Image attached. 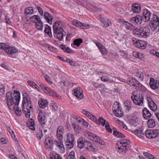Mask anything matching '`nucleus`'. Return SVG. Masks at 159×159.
Returning a JSON list of instances; mask_svg holds the SVG:
<instances>
[{"label":"nucleus","instance_id":"1","mask_svg":"<svg viewBox=\"0 0 159 159\" xmlns=\"http://www.w3.org/2000/svg\"><path fill=\"white\" fill-rule=\"evenodd\" d=\"M7 103L9 108L11 109H14L19 104L20 95L19 92L16 91L14 93L11 92L6 93Z\"/></svg>","mask_w":159,"mask_h":159},{"label":"nucleus","instance_id":"2","mask_svg":"<svg viewBox=\"0 0 159 159\" xmlns=\"http://www.w3.org/2000/svg\"><path fill=\"white\" fill-rule=\"evenodd\" d=\"M22 104V111L25 115V117L29 118L30 115V110L31 109L32 106L30 96L27 94L23 95Z\"/></svg>","mask_w":159,"mask_h":159},{"label":"nucleus","instance_id":"3","mask_svg":"<svg viewBox=\"0 0 159 159\" xmlns=\"http://www.w3.org/2000/svg\"><path fill=\"white\" fill-rule=\"evenodd\" d=\"M133 33L138 37L146 38L150 34L151 30L149 27L143 26L134 30Z\"/></svg>","mask_w":159,"mask_h":159},{"label":"nucleus","instance_id":"4","mask_svg":"<svg viewBox=\"0 0 159 159\" xmlns=\"http://www.w3.org/2000/svg\"><path fill=\"white\" fill-rule=\"evenodd\" d=\"M112 110L114 114L117 117L122 116L124 112L122 109L121 104L118 102H115L113 105Z\"/></svg>","mask_w":159,"mask_h":159},{"label":"nucleus","instance_id":"5","mask_svg":"<svg viewBox=\"0 0 159 159\" xmlns=\"http://www.w3.org/2000/svg\"><path fill=\"white\" fill-rule=\"evenodd\" d=\"M131 98L134 103L136 105L142 106L143 104V97L142 95L140 94H135V93L133 92L131 96Z\"/></svg>","mask_w":159,"mask_h":159},{"label":"nucleus","instance_id":"6","mask_svg":"<svg viewBox=\"0 0 159 159\" xmlns=\"http://www.w3.org/2000/svg\"><path fill=\"white\" fill-rule=\"evenodd\" d=\"M130 144V142L126 140H123L118 143L117 148L118 152L120 153L124 152L125 153L127 151V148H129L128 145Z\"/></svg>","mask_w":159,"mask_h":159},{"label":"nucleus","instance_id":"7","mask_svg":"<svg viewBox=\"0 0 159 159\" xmlns=\"http://www.w3.org/2000/svg\"><path fill=\"white\" fill-rule=\"evenodd\" d=\"M85 135L88 138L93 141L98 143L102 145H104V142L99 136L93 134V133L88 132L85 134Z\"/></svg>","mask_w":159,"mask_h":159},{"label":"nucleus","instance_id":"8","mask_svg":"<svg viewBox=\"0 0 159 159\" xmlns=\"http://www.w3.org/2000/svg\"><path fill=\"white\" fill-rule=\"evenodd\" d=\"M40 87L42 90L48 95L58 97L59 98H61V97L57 94L53 90L51 89L46 86L41 84L40 85Z\"/></svg>","mask_w":159,"mask_h":159},{"label":"nucleus","instance_id":"9","mask_svg":"<svg viewBox=\"0 0 159 159\" xmlns=\"http://www.w3.org/2000/svg\"><path fill=\"white\" fill-rule=\"evenodd\" d=\"M151 24L153 28L159 30V17L156 15H153L151 19Z\"/></svg>","mask_w":159,"mask_h":159},{"label":"nucleus","instance_id":"10","mask_svg":"<svg viewBox=\"0 0 159 159\" xmlns=\"http://www.w3.org/2000/svg\"><path fill=\"white\" fill-rule=\"evenodd\" d=\"M143 16L142 17L143 20L144 22H148L150 19L151 12L147 9H144L142 11Z\"/></svg>","mask_w":159,"mask_h":159},{"label":"nucleus","instance_id":"11","mask_svg":"<svg viewBox=\"0 0 159 159\" xmlns=\"http://www.w3.org/2000/svg\"><path fill=\"white\" fill-rule=\"evenodd\" d=\"M64 133V128L63 126H59L57 130V137L58 140H63V135Z\"/></svg>","mask_w":159,"mask_h":159},{"label":"nucleus","instance_id":"12","mask_svg":"<svg viewBox=\"0 0 159 159\" xmlns=\"http://www.w3.org/2000/svg\"><path fill=\"white\" fill-rule=\"evenodd\" d=\"M46 114L44 112L40 111L39 113L38 120L41 125H45L47 122Z\"/></svg>","mask_w":159,"mask_h":159},{"label":"nucleus","instance_id":"13","mask_svg":"<svg viewBox=\"0 0 159 159\" xmlns=\"http://www.w3.org/2000/svg\"><path fill=\"white\" fill-rule=\"evenodd\" d=\"M74 94L79 99H81L84 97L83 91L80 87H78L74 89Z\"/></svg>","mask_w":159,"mask_h":159},{"label":"nucleus","instance_id":"14","mask_svg":"<svg viewBox=\"0 0 159 159\" xmlns=\"http://www.w3.org/2000/svg\"><path fill=\"white\" fill-rule=\"evenodd\" d=\"M85 144L86 145L85 147L88 150L92 152H96L97 151V148L95 145L94 144H93L89 141H86Z\"/></svg>","mask_w":159,"mask_h":159},{"label":"nucleus","instance_id":"15","mask_svg":"<svg viewBox=\"0 0 159 159\" xmlns=\"http://www.w3.org/2000/svg\"><path fill=\"white\" fill-rule=\"evenodd\" d=\"M142 20V16L139 15L131 18L130 20L131 23H135L138 25H139L141 24Z\"/></svg>","mask_w":159,"mask_h":159},{"label":"nucleus","instance_id":"16","mask_svg":"<svg viewBox=\"0 0 159 159\" xmlns=\"http://www.w3.org/2000/svg\"><path fill=\"white\" fill-rule=\"evenodd\" d=\"M63 25L61 22L57 21L54 24L53 28L54 32L56 34L57 30H59L60 31H64L62 28Z\"/></svg>","mask_w":159,"mask_h":159},{"label":"nucleus","instance_id":"17","mask_svg":"<svg viewBox=\"0 0 159 159\" xmlns=\"http://www.w3.org/2000/svg\"><path fill=\"white\" fill-rule=\"evenodd\" d=\"M58 140L59 141H54L53 143L60 149L61 152L63 153L65 150V148L62 141L63 140Z\"/></svg>","mask_w":159,"mask_h":159},{"label":"nucleus","instance_id":"18","mask_svg":"<svg viewBox=\"0 0 159 159\" xmlns=\"http://www.w3.org/2000/svg\"><path fill=\"white\" fill-rule=\"evenodd\" d=\"M134 45L136 47L142 49H144L146 47V42L142 40L136 41Z\"/></svg>","mask_w":159,"mask_h":159},{"label":"nucleus","instance_id":"19","mask_svg":"<svg viewBox=\"0 0 159 159\" xmlns=\"http://www.w3.org/2000/svg\"><path fill=\"white\" fill-rule=\"evenodd\" d=\"M52 140L49 137H47L45 139L44 144L45 147L48 149H51L53 147Z\"/></svg>","mask_w":159,"mask_h":159},{"label":"nucleus","instance_id":"20","mask_svg":"<svg viewBox=\"0 0 159 159\" xmlns=\"http://www.w3.org/2000/svg\"><path fill=\"white\" fill-rule=\"evenodd\" d=\"M7 48L5 49V52L8 54L12 55L18 52V50L14 47L8 45Z\"/></svg>","mask_w":159,"mask_h":159},{"label":"nucleus","instance_id":"21","mask_svg":"<svg viewBox=\"0 0 159 159\" xmlns=\"http://www.w3.org/2000/svg\"><path fill=\"white\" fill-rule=\"evenodd\" d=\"M44 18L46 20L48 23L50 24H52L53 18L51 15L49 13L46 11L44 12Z\"/></svg>","mask_w":159,"mask_h":159},{"label":"nucleus","instance_id":"22","mask_svg":"<svg viewBox=\"0 0 159 159\" xmlns=\"http://www.w3.org/2000/svg\"><path fill=\"white\" fill-rule=\"evenodd\" d=\"M131 132L134 133L138 137H142L144 135L143 132L141 129H130Z\"/></svg>","mask_w":159,"mask_h":159},{"label":"nucleus","instance_id":"23","mask_svg":"<svg viewBox=\"0 0 159 159\" xmlns=\"http://www.w3.org/2000/svg\"><path fill=\"white\" fill-rule=\"evenodd\" d=\"M143 154L145 157L142 156H139L140 159H155V157L153 155L148 152H144Z\"/></svg>","mask_w":159,"mask_h":159},{"label":"nucleus","instance_id":"24","mask_svg":"<svg viewBox=\"0 0 159 159\" xmlns=\"http://www.w3.org/2000/svg\"><path fill=\"white\" fill-rule=\"evenodd\" d=\"M38 104L40 107L44 108L47 106L48 102L47 100L41 98L39 100Z\"/></svg>","mask_w":159,"mask_h":159},{"label":"nucleus","instance_id":"25","mask_svg":"<svg viewBox=\"0 0 159 159\" xmlns=\"http://www.w3.org/2000/svg\"><path fill=\"white\" fill-rule=\"evenodd\" d=\"M60 31L59 30H57V33L56 34L53 30V35L54 36L56 37L60 41L62 40L63 37V32L64 31Z\"/></svg>","mask_w":159,"mask_h":159},{"label":"nucleus","instance_id":"26","mask_svg":"<svg viewBox=\"0 0 159 159\" xmlns=\"http://www.w3.org/2000/svg\"><path fill=\"white\" fill-rule=\"evenodd\" d=\"M127 82L130 86H134L135 87L138 82V81L135 78H129L127 80Z\"/></svg>","mask_w":159,"mask_h":159},{"label":"nucleus","instance_id":"27","mask_svg":"<svg viewBox=\"0 0 159 159\" xmlns=\"http://www.w3.org/2000/svg\"><path fill=\"white\" fill-rule=\"evenodd\" d=\"M132 9L133 12L136 13H139L141 10L140 5L137 3H133L132 6Z\"/></svg>","mask_w":159,"mask_h":159},{"label":"nucleus","instance_id":"28","mask_svg":"<svg viewBox=\"0 0 159 159\" xmlns=\"http://www.w3.org/2000/svg\"><path fill=\"white\" fill-rule=\"evenodd\" d=\"M82 113L86 115L89 118L92 120L94 121V120H96V117L93 116V115L89 111H87L84 110H83L82 111Z\"/></svg>","mask_w":159,"mask_h":159},{"label":"nucleus","instance_id":"29","mask_svg":"<svg viewBox=\"0 0 159 159\" xmlns=\"http://www.w3.org/2000/svg\"><path fill=\"white\" fill-rule=\"evenodd\" d=\"M27 124H28V127L30 129L33 130H35V124L33 120L30 119L28 120Z\"/></svg>","mask_w":159,"mask_h":159},{"label":"nucleus","instance_id":"30","mask_svg":"<svg viewBox=\"0 0 159 159\" xmlns=\"http://www.w3.org/2000/svg\"><path fill=\"white\" fill-rule=\"evenodd\" d=\"M86 141L85 140L84 141L81 138H79L77 141L78 147L80 148H82L85 147Z\"/></svg>","mask_w":159,"mask_h":159},{"label":"nucleus","instance_id":"31","mask_svg":"<svg viewBox=\"0 0 159 159\" xmlns=\"http://www.w3.org/2000/svg\"><path fill=\"white\" fill-rule=\"evenodd\" d=\"M143 112V117L145 119H148L152 116L151 113L146 108H144Z\"/></svg>","mask_w":159,"mask_h":159},{"label":"nucleus","instance_id":"32","mask_svg":"<svg viewBox=\"0 0 159 159\" xmlns=\"http://www.w3.org/2000/svg\"><path fill=\"white\" fill-rule=\"evenodd\" d=\"M94 121L99 125H101L104 126L106 122V121L102 117H100L98 120H97L96 117V120Z\"/></svg>","mask_w":159,"mask_h":159},{"label":"nucleus","instance_id":"33","mask_svg":"<svg viewBox=\"0 0 159 159\" xmlns=\"http://www.w3.org/2000/svg\"><path fill=\"white\" fill-rule=\"evenodd\" d=\"M101 22L102 24V26L105 27H108L111 23L110 20L109 19H102Z\"/></svg>","mask_w":159,"mask_h":159},{"label":"nucleus","instance_id":"34","mask_svg":"<svg viewBox=\"0 0 159 159\" xmlns=\"http://www.w3.org/2000/svg\"><path fill=\"white\" fill-rule=\"evenodd\" d=\"M30 20L34 23L38 22L39 21H40V17L37 15H34L31 16L30 18Z\"/></svg>","mask_w":159,"mask_h":159},{"label":"nucleus","instance_id":"35","mask_svg":"<svg viewBox=\"0 0 159 159\" xmlns=\"http://www.w3.org/2000/svg\"><path fill=\"white\" fill-rule=\"evenodd\" d=\"M44 31L49 36L50 38H52V35L51 32V28L48 25H46Z\"/></svg>","mask_w":159,"mask_h":159},{"label":"nucleus","instance_id":"36","mask_svg":"<svg viewBox=\"0 0 159 159\" xmlns=\"http://www.w3.org/2000/svg\"><path fill=\"white\" fill-rule=\"evenodd\" d=\"M34 12L33 9V8L31 7L26 8L25 10V13L26 15H31L34 13Z\"/></svg>","mask_w":159,"mask_h":159},{"label":"nucleus","instance_id":"37","mask_svg":"<svg viewBox=\"0 0 159 159\" xmlns=\"http://www.w3.org/2000/svg\"><path fill=\"white\" fill-rule=\"evenodd\" d=\"M152 132V129L148 130L145 131V134L146 137L148 139H151L154 138Z\"/></svg>","mask_w":159,"mask_h":159},{"label":"nucleus","instance_id":"38","mask_svg":"<svg viewBox=\"0 0 159 159\" xmlns=\"http://www.w3.org/2000/svg\"><path fill=\"white\" fill-rule=\"evenodd\" d=\"M134 75L139 79L143 80V74L141 72L136 71L134 73Z\"/></svg>","mask_w":159,"mask_h":159},{"label":"nucleus","instance_id":"39","mask_svg":"<svg viewBox=\"0 0 159 159\" xmlns=\"http://www.w3.org/2000/svg\"><path fill=\"white\" fill-rule=\"evenodd\" d=\"M74 140V138L73 135L70 133H68L66 142H73Z\"/></svg>","mask_w":159,"mask_h":159},{"label":"nucleus","instance_id":"40","mask_svg":"<svg viewBox=\"0 0 159 159\" xmlns=\"http://www.w3.org/2000/svg\"><path fill=\"white\" fill-rule=\"evenodd\" d=\"M28 84L30 86L36 89L39 90L40 88L34 82L30 80L28 81Z\"/></svg>","mask_w":159,"mask_h":159},{"label":"nucleus","instance_id":"41","mask_svg":"<svg viewBox=\"0 0 159 159\" xmlns=\"http://www.w3.org/2000/svg\"><path fill=\"white\" fill-rule=\"evenodd\" d=\"M148 127L153 128L155 125V122L154 120L152 119L149 120L148 121Z\"/></svg>","mask_w":159,"mask_h":159},{"label":"nucleus","instance_id":"42","mask_svg":"<svg viewBox=\"0 0 159 159\" xmlns=\"http://www.w3.org/2000/svg\"><path fill=\"white\" fill-rule=\"evenodd\" d=\"M148 105L152 111H155L157 110V107L154 102H152V103H150Z\"/></svg>","mask_w":159,"mask_h":159},{"label":"nucleus","instance_id":"43","mask_svg":"<svg viewBox=\"0 0 159 159\" xmlns=\"http://www.w3.org/2000/svg\"><path fill=\"white\" fill-rule=\"evenodd\" d=\"M36 27L39 30H41L43 28V23L41 21H39L36 22L35 24Z\"/></svg>","mask_w":159,"mask_h":159},{"label":"nucleus","instance_id":"44","mask_svg":"<svg viewBox=\"0 0 159 159\" xmlns=\"http://www.w3.org/2000/svg\"><path fill=\"white\" fill-rule=\"evenodd\" d=\"M82 42L83 39L81 38L75 39L73 41L74 45L77 46H79Z\"/></svg>","mask_w":159,"mask_h":159},{"label":"nucleus","instance_id":"45","mask_svg":"<svg viewBox=\"0 0 159 159\" xmlns=\"http://www.w3.org/2000/svg\"><path fill=\"white\" fill-rule=\"evenodd\" d=\"M72 127L73 129H74V131L77 133H79L81 129V127L77 124H72Z\"/></svg>","mask_w":159,"mask_h":159},{"label":"nucleus","instance_id":"46","mask_svg":"<svg viewBox=\"0 0 159 159\" xmlns=\"http://www.w3.org/2000/svg\"><path fill=\"white\" fill-rule=\"evenodd\" d=\"M72 23L73 25L79 28L81 25V22L76 20H73L72 21Z\"/></svg>","mask_w":159,"mask_h":159},{"label":"nucleus","instance_id":"47","mask_svg":"<svg viewBox=\"0 0 159 159\" xmlns=\"http://www.w3.org/2000/svg\"><path fill=\"white\" fill-rule=\"evenodd\" d=\"M67 159H76L75 152L72 151L70 152L68 155Z\"/></svg>","mask_w":159,"mask_h":159},{"label":"nucleus","instance_id":"48","mask_svg":"<svg viewBox=\"0 0 159 159\" xmlns=\"http://www.w3.org/2000/svg\"><path fill=\"white\" fill-rule=\"evenodd\" d=\"M131 101L128 100H126L124 102L125 106L127 107L126 109V110H129L131 108Z\"/></svg>","mask_w":159,"mask_h":159},{"label":"nucleus","instance_id":"49","mask_svg":"<svg viewBox=\"0 0 159 159\" xmlns=\"http://www.w3.org/2000/svg\"><path fill=\"white\" fill-rule=\"evenodd\" d=\"M113 134L119 137L123 138L125 137L124 134L119 131H114Z\"/></svg>","mask_w":159,"mask_h":159},{"label":"nucleus","instance_id":"50","mask_svg":"<svg viewBox=\"0 0 159 159\" xmlns=\"http://www.w3.org/2000/svg\"><path fill=\"white\" fill-rule=\"evenodd\" d=\"M66 145L67 148L70 149L73 147L74 143L73 142H66Z\"/></svg>","mask_w":159,"mask_h":159},{"label":"nucleus","instance_id":"51","mask_svg":"<svg viewBox=\"0 0 159 159\" xmlns=\"http://www.w3.org/2000/svg\"><path fill=\"white\" fill-rule=\"evenodd\" d=\"M138 119H132L130 121V125L131 126V129H133V127H134L136 126L135 123L138 121Z\"/></svg>","mask_w":159,"mask_h":159},{"label":"nucleus","instance_id":"52","mask_svg":"<svg viewBox=\"0 0 159 159\" xmlns=\"http://www.w3.org/2000/svg\"><path fill=\"white\" fill-rule=\"evenodd\" d=\"M151 83L152 84L151 86L152 88L153 89H155L159 88V80H156L155 86H154L152 82Z\"/></svg>","mask_w":159,"mask_h":159},{"label":"nucleus","instance_id":"53","mask_svg":"<svg viewBox=\"0 0 159 159\" xmlns=\"http://www.w3.org/2000/svg\"><path fill=\"white\" fill-rule=\"evenodd\" d=\"M152 133L153 135L154 138H155L159 135V130L158 129H152Z\"/></svg>","mask_w":159,"mask_h":159},{"label":"nucleus","instance_id":"54","mask_svg":"<svg viewBox=\"0 0 159 159\" xmlns=\"http://www.w3.org/2000/svg\"><path fill=\"white\" fill-rule=\"evenodd\" d=\"M78 122L79 123H81L83 125L87 127L88 126L89 124L86 121L83 120L82 119H80L78 120Z\"/></svg>","mask_w":159,"mask_h":159},{"label":"nucleus","instance_id":"55","mask_svg":"<svg viewBox=\"0 0 159 159\" xmlns=\"http://www.w3.org/2000/svg\"><path fill=\"white\" fill-rule=\"evenodd\" d=\"M106 129L110 133H112V130L110 128L109 123L108 121L106 122L105 125Z\"/></svg>","mask_w":159,"mask_h":159},{"label":"nucleus","instance_id":"56","mask_svg":"<svg viewBox=\"0 0 159 159\" xmlns=\"http://www.w3.org/2000/svg\"><path fill=\"white\" fill-rule=\"evenodd\" d=\"M99 50L101 53L103 55H106L107 54V51L104 46L99 49Z\"/></svg>","mask_w":159,"mask_h":159},{"label":"nucleus","instance_id":"57","mask_svg":"<svg viewBox=\"0 0 159 159\" xmlns=\"http://www.w3.org/2000/svg\"><path fill=\"white\" fill-rule=\"evenodd\" d=\"M143 85L138 81L134 88L137 90H140L143 88Z\"/></svg>","mask_w":159,"mask_h":159},{"label":"nucleus","instance_id":"58","mask_svg":"<svg viewBox=\"0 0 159 159\" xmlns=\"http://www.w3.org/2000/svg\"><path fill=\"white\" fill-rule=\"evenodd\" d=\"M90 26L89 25L87 24L86 23H81V25L80 28L82 29H88L89 28Z\"/></svg>","mask_w":159,"mask_h":159},{"label":"nucleus","instance_id":"59","mask_svg":"<svg viewBox=\"0 0 159 159\" xmlns=\"http://www.w3.org/2000/svg\"><path fill=\"white\" fill-rule=\"evenodd\" d=\"M66 62L68 63L71 66H75V63L73 62L72 60H70V59L67 58L66 60Z\"/></svg>","mask_w":159,"mask_h":159},{"label":"nucleus","instance_id":"60","mask_svg":"<svg viewBox=\"0 0 159 159\" xmlns=\"http://www.w3.org/2000/svg\"><path fill=\"white\" fill-rule=\"evenodd\" d=\"M7 45L4 43H0V49L2 50L4 49L5 52V49L7 48Z\"/></svg>","mask_w":159,"mask_h":159},{"label":"nucleus","instance_id":"61","mask_svg":"<svg viewBox=\"0 0 159 159\" xmlns=\"http://www.w3.org/2000/svg\"><path fill=\"white\" fill-rule=\"evenodd\" d=\"M100 79L102 81L107 82L109 80V78L108 76L104 75L101 77Z\"/></svg>","mask_w":159,"mask_h":159},{"label":"nucleus","instance_id":"62","mask_svg":"<svg viewBox=\"0 0 159 159\" xmlns=\"http://www.w3.org/2000/svg\"><path fill=\"white\" fill-rule=\"evenodd\" d=\"M124 24L126 25V28L129 29H132L133 28V25L127 21L125 22Z\"/></svg>","mask_w":159,"mask_h":159},{"label":"nucleus","instance_id":"63","mask_svg":"<svg viewBox=\"0 0 159 159\" xmlns=\"http://www.w3.org/2000/svg\"><path fill=\"white\" fill-rule=\"evenodd\" d=\"M37 135L38 137L40 139L44 135L43 132L42 131H39L38 132Z\"/></svg>","mask_w":159,"mask_h":159},{"label":"nucleus","instance_id":"64","mask_svg":"<svg viewBox=\"0 0 159 159\" xmlns=\"http://www.w3.org/2000/svg\"><path fill=\"white\" fill-rule=\"evenodd\" d=\"M51 159H62L59 156L55 154L54 155H52L51 157Z\"/></svg>","mask_w":159,"mask_h":159}]
</instances>
